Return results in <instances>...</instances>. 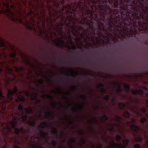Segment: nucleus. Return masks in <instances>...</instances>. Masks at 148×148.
<instances>
[{
  "mask_svg": "<svg viewBox=\"0 0 148 148\" xmlns=\"http://www.w3.org/2000/svg\"><path fill=\"white\" fill-rule=\"evenodd\" d=\"M60 42H57V45L58 46L62 48L64 47V45L65 43L64 41L63 40H59Z\"/></svg>",
  "mask_w": 148,
  "mask_h": 148,
  "instance_id": "nucleus-13",
  "label": "nucleus"
},
{
  "mask_svg": "<svg viewBox=\"0 0 148 148\" xmlns=\"http://www.w3.org/2000/svg\"><path fill=\"white\" fill-rule=\"evenodd\" d=\"M3 72V69L2 68H0V74Z\"/></svg>",
  "mask_w": 148,
  "mask_h": 148,
  "instance_id": "nucleus-63",
  "label": "nucleus"
},
{
  "mask_svg": "<svg viewBox=\"0 0 148 148\" xmlns=\"http://www.w3.org/2000/svg\"><path fill=\"white\" fill-rule=\"evenodd\" d=\"M131 129L132 130L136 132L139 131L140 130V127L135 125H133L131 126Z\"/></svg>",
  "mask_w": 148,
  "mask_h": 148,
  "instance_id": "nucleus-9",
  "label": "nucleus"
},
{
  "mask_svg": "<svg viewBox=\"0 0 148 148\" xmlns=\"http://www.w3.org/2000/svg\"><path fill=\"white\" fill-rule=\"evenodd\" d=\"M25 110L26 113L27 114H31L33 113V110L31 108H26Z\"/></svg>",
  "mask_w": 148,
  "mask_h": 148,
  "instance_id": "nucleus-17",
  "label": "nucleus"
},
{
  "mask_svg": "<svg viewBox=\"0 0 148 148\" xmlns=\"http://www.w3.org/2000/svg\"><path fill=\"white\" fill-rule=\"evenodd\" d=\"M45 95H47V96H48V97L49 98H51V96H49V95H45V94H44V95L43 97H45Z\"/></svg>",
  "mask_w": 148,
  "mask_h": 148,
  "instance_id": "nucleus-62",
  "label": "nucleus"
},
{
  "mask_svg": "<svg viewBox=\"0 0 148 148\" xmlns=\"http://www.w3.org/2000/svg\"><path fill=\"white\" fill-rule=\"evenodd\" d=\"M134 148H140L141 147L139 144H136L134 145Z\"/></svg>",
  "mask_w": 148,
  "mask_h": 148,
  "instance_id": "nucleus-33",
  "label": "nucleus"
},
{
  "mask_svg": "<svg viewBox=\"0 0 148 148\" xmlns=\"http://www.w3.org/2000/svg\"><path fill=\"white\" fill-rule=\"evenodd\" d=\"M56 1L58 0H50ZM127 0H62L60 3L63 5L67 4L68 7L66 9H126L125 8Z\"/></svg>",
  "mask_w": 148,
  "mask_h": 148,
  "instance_id": "nucleus-1",
  "label": "nucleus"
},
{
  "mask_svg": "<svg viewBox=\"0 0 148 148\" xmlns=\"http://www.w3.org/2000/svg\"><path fill=\"white\" fill-rule=\"evenodd\" d=\"M29 3H30L31 1L34 2L36 3H38L40 0H29Z\"/></svg>",
  "mask_w": 148,
  "mask_h": 148,
  "instance_id": "nucleus-40",
  "label": "nucleus"
},
{
  "mask_svg": "<svg viewBox=\"0 0 148 148\" xmlns=\"http://www.w3.org/2000/svg\"><path fill=\"white\" fill-rule=\"evenodd\" d=\"M140 17L142 18L143 19H144L145 17L144 16L143 14L142 13H140Z\"/></svg>",
  "mask_w": 148,
  "mask_h": 148,
  "instance_id": "nucleus-43",
  "label": "nucleus"
},
{
  "mask_svg": "<svg viewBox=\"0 0 148 148\" xmlns=\"http://www.w3.org/2000/svg\"><path fill=\"white\" fill-rule=\"evenodd\" d=\"M25 130L23 128H22L20 129L18 128L16 129L15 133L17 135H18L20 133L23 134Z\"/></svg>",
  "mask_w": 148,
  "mask_h": 148,
  "instance_id": "nucleus-11",
  "label": "nucleus"
},
{
  "mask_svg": "<svg viewBox=\"0 0 148 148\" xmlns=\"http://www.w3.org/2000/svg\"><path fill=\"white\" fill-rule=\"evenodd\" d=\"M28 124L32 126H34L35 125L36 123L34 122H33L32 123H28Z\"/></svg>",
  "mask_w": 148,
  "mask_h": 148,
  "instance_id": "nucleus-35",
  "label": "nucleus"
},
{
  "mask_svg": "<svg viewBox=\"0 0 148 148\" xmlns=\"http://www.w3.org/2000/svg\"><path fill=\"white\" fill-rule=\"evenodd\" d=\"M51 113L49 112H48L47 113L45 114V116L47 118H49L50 115L51 114Z\"/></svg>",
  "mask_w": 148,
  "mask_h": 148,
  "instance_id": "nucleus-38",
  "label": "nucleus"
},
{
  "mask_svg": "<svg viewBox=\"0 0 148 148\" xmlns=\"http://www.w3.org/2000/svg\"><path fill=\"white\" fill-rule=\"evenodd\" d=\"M121 17L123 20L125 21H127L129 23H131L132 21V16L134 15V14H132L130 13V12L127 11L124 14L123 13L121 12Z\"/></svg>",
  "mask_w": 148,
  "mask_h": 148,
  "instance_id": "nucleus-4",
  "label": "nucleus"
},
{
  "mask_svg": "<svg viewBox=\"0 0 148 148\" xmlns=\"http://www.w3.org/2000/svg\"><path fill=\"white\" fill-rule=\"evenodd\" d=\"M132 93L135 95L138 94V90H133L132 91Z\"/></svg>",
  "mask_w": 148,
  "mask_h": 148,
  "instance_id": "nucleus-26",
  "label": "nucleus"
},
{
  "mask_svg": "<svg viewBox=\"0 0 148 148\" xmlns=\"http://www.w3.org/2000/svg\"><path fill=\"white\" fill-rule=\"evenodd\" d=\"M146 103L147 106L148 108V99L147 100Z\"/></svg>",
  "mask_w": 148,
  "mask_h": 148,
  "instance_id": "nucleus-64",
  "label": "nucleus"
},
{
  "mask_svg": "<svg viewBox=\"0 0 148 148\" xmlns=\"http://www.w3.org/2000/svg\"><path fill=\"white\" fill-rule=\"evenodd\" d=\"M20 15V17L21 18L20 19H19L17 17H16L15 18H14H14H12V19L13 21H14L16 20L18 21L21 23H22L23 21L22 20V17L21 16V15Z\"/></svg>",
  "mask_w": 148,
  "mask_h": 148,
  "instance_id": "nucleus-19",
  "label": "nucleus"
},
{
  "mask_svg": "<svg viewBox=\"0 0 148 148\" xmlns=\"http://www.w3.org/2000/svg\"><path fill=\"white\" fill-rule=\"evenodd\" d=\"M52 106L54 108H56L57 107V105L55 103H53Z\"/></svg>",
  "mask_w": 148,
  "mask_h": 148,
  "instance_id": "nucleus-42",
  "label": "nucleus"
},
{
  "mask_svg": "<svg viewBox=\"0 0 148 148\" xmlns=\"http://www.w3.org/2000/svg\"><path fill=\"white\" fill-rule=\"evenodd\" d=\"M146 121L147 119L145 118H143L140 120V122L142 124L144 123Z\"/></svg>",
  "mask_w": 148,
  "mask_h": 148,
  "instance_id": "nucleus-27",
  "label": "nucleus"
},
{
  "mask_svg": "<svg viewBox=\"0 0 148 148\" xmlns=\"http://www.w3.org/2000/svg\"><path fill=\"white\" fill-rule=\"evenodd\" d=\"M26 95L27 96H29L31 95L30 93L28 92H27L26 93Z\"/></svg>",
  "mask_w": 148,
  "mask_h": 148,
  "instance_id": "nucleus-53",
  "label": "nucleus"
},
{
  "mask_svg": "<svg viewBox=\"0 0 148 148\" xmlns=\"http://www.w3.org/2000/svg\"><path fill=\"white\" fill-rule=\"evenodd\" d=\"M32 148H42V147L40 146H37L36 145H35L34 144H32Z\"/></svg>",
  "mask_w": 148,
  "mask_h": 148,
  "instance_id": "nucleus-36",
  "label": "nucleus"
},
{
  "mask_svg": "<svg viewBox=\"0 0 148 148\" xmlns=\"http://www.w3.org/2000/svg\"><path fill=\"white\" fill-rule=\"evenodd\" d=\"M138 94H139L140 95H142L143 93V90L141 89H140L138 90Z\"/></svg>",
  "mask_w": 148,
  "mask_h": 148,
  "instance_id": "nucleus-32",
  "label": "nucleus"
},
{
  "mask_svg": "<svg viewBox=\"0 0 148 148\" xmlns=\"http://www.w3.org/2000/svg\"><path fill=\"white\" fill-rule=\"evenodd\" d=\"M39 83L41 84H44V82L42 80H41L39 81Z\"/></svg>",
  "mask_w": 148,
  "mask_h": 148,
  "instance_id": "nucleus-49",
  "label": "nucleus"
},
{
  "mask_svg": "<svg viewBox=\"0 0 148 148\" xmlns=\"http://www.w3.org/2000/svg\"><path fill=\"white\" fill-rule=\"evenodd\" d=\"M40 134L41 135V139H42V138H46V136L47 135V134L45 132L43 131H41L40 132Z\"/></svg>",
  "mask_w": 148,
  "mask_h": 148,
  "instance_id": "nucleus-15",
  "label": "nucleus"
},
{
  "mask_svg": "<svg viewBox=\"0 0 148 148\" xmlns=\"http://www.w3.org/2000/svg\"><path fill=\"white\" fill-rule=\"evenodd\" d=\"M6 68L9 71V72H8V73H7L6 72H4V73L5 75L6 76L7 73L10 74H12L11 72L12 71V69L9 67L8 66H6ZM6 77H7V76H6Z\"/></svg>",
  "mask_w": 148,
  "mask_h": 148,
  "instance_id": "nucleus-18",
  "label": "nucleus"
},
{
  "mask_svg": "<svg viewBox=\"0 0 148 148\" xmlns=\"http://www.w3.org/2000/svg\"><path fill=\"white\" fill-rule=\"evenodd\" d=\"M14 94L16 95H18V90L16 86H14L13 90L9 89L8 90V94L7 97L4 96L1 89H0V103H6L8 102V100L12 101L13 99V96ZM25 98L22 95L18 96V99L15 100L16 103L19 101H24Z\"/></svg>",
  "mask_w": 148,
  "mask_h": 148,
  "instance_id": "nucleus-2",
  "label": "nucleus"
},
{
  "mask_svg": "<svg viewBox=\"0 0 148 148\" xmlns=\"http://www.w3.org/2000/svg\"><path fill=\"white\" fill-rule=\"evenodd\" d=\"M71 142L72 143H74L76 142V140L73 138L71 140Z\"/></svg>",
  "mask_w": 148,
  "mask_h": 148,
  "instance_id": "nucleus-52",
  "label": "nucleus"
},
{
  "mask_svg": "<svg viewBox=\"0 0 148 148\" xmlns=\"http://www.w3.org/2000/svg\"><path fill=\"white\" fill-rule=\"evenodd\" d=\"M123 144H126V145H127L129 143V141L128 140H126L123 142Z\"/></svg>",
  "mask_w": 148,
  "mask_h": 148,
  "instance_id": "nucleus-41",
  "label": "nucleus"
},
{
  "mask_svg": "<svg viewBox=\"0 0 148 148\" xmlns=\"http://www.w3.org/2000/svg\"><path fill=\"white\" fill-rule=\"evenodd\" d=\"M17 122L16 121H12L11 122L10 124L12 127L14 129L15 132L16 131V129L18 128H16V125Z\"/></svg>",
  "mask_w": 148,
  "mask_h": 148,
  "instance_id": "nucleus-12",
  "label": "nucleus"
},
{
  "mask_svg": "<svg viewBox=\"0 0 148 148\" xmlns=\"http://www.w3.org/2000/svg\"><path fill=\"white\" fill-rule=\"evenodd\" d=\"M143 89L144 90H146L147 91H148V88L146 86H144L143 87Z\"/></svg>",
  "mask_w": 148,
  "mask_h": 148,
  "instance_id": "nucleus-55",
  "label": "nucleus"
},
{
  "mask_svg": "<svg viewBox=\"0 0 148 148\" xmlns=\"http://www.w3.org/2000/svg\"><path fill=\"white\" fill-rule=\"evenodd\" d=\"M53 133L56 135V137L57 138H58V136L57 135L58 134V132L57 130L55 128L53 129Z\"/></svg>",
  "mask_w": 148,
  "mask_h": 148,
  "instance_id": "nucleus-31",
  "label": "nucleus"
},
{
  "mask_svg": "<svg viewBox=\"0 0 148 148\" xmlns=\"http://www.w3.org/2000/svg\"><path fill=\"white\" fill-rule=\"evenodd\" d=\"M12 10H0V14H1L3 13H6L7 14H10L12 16H14V13L12 11Z\"/></svg>",
  "mask_w": 148,
  "mask_h": 148,
  "instance_id": "nucleus-7",
  "label": "nucleus"
},
{
  "mask_svg": "<svg viewBox=\"0 0 148 148\" xmlns=\"http://www.w3.org/2000/svg\"><path fill=\"white\" fill-rule=\"evenodd\" d=\"M110 98V96L108 95H107L106 96L105 99L107 101H108Z\"/></svg>",
  "mask_w": 148,
  "mask_h": 148,
  "instance_id": "nucleus-39",
  "label": "nucleus"
},
{
  "mask_svg": "<svg viewBox=\"0 0 148 148\" xmlns=\"http://www.w3.org/2000/svg\"><path fill=\"white\" fill-rule=\"evenodd\" d=\"M5 129L7 130L9 133L12 132V129L8 123L4 122H0V131L3 132Z\"/></svg>",
  "mask_w": 148,
  "mask_h": 148,
  "instance_id": "nucleus-5",
  "label": "nucleus"
},
{
  "mask_svg": "<svg viewBox=\"0 0 148 148\" xmlns=\"http://www.w3.org/2000/svg\"><path fill=\"white\" fill-rule=\"evenodd\" d=\"M108 25H109L110 28H111L113 26L112 24H111L110 23H109Z\"/></svg>",
  "mask_w": 148,
  "mask_h": 148,
  "instance_id": "nucleus-57",
  "label": "nucleus"
},
{
  "mask_svg": "<svg viewBox=\"0 0 148 148\" xmlns=\"http://www.w3.org/2000/svg\"><path fill=\"white\" fill-rule=\"evenodd\" d=\"M103 118L105 120H107L108 119V117L106 115L103 116Z\"/></svg>",
  "mask_w": 148,
  "mask_h": 148,
  "instance_id": "nucleus-45",
  "label": "nucleus"
},
{
  "mask_svg": "<svg viewBox=\"0 0 148 148\" xmlns=\"http://www.w3.org/2000/svg\"><path fill=\"white\" fill-rule=\"evenodd\" d=\"M98 35L100 36H102V35H103V34L102 33V32H99L98 33Z\"/></svg>",
  "mask_w": 148,
  "mask_h": 148,
  "instance_id": "nucleus-51",
  "label": "nucleus"
},
{
  "mask_svg": "<svg viewBox=\"0 0 148 148\" xmlns=\"http://www.w3.org/2000/svg\"><path fill=\"white\" fill-rule=\"evenodd\" d=\"M51 144L52 145L55 147H56L58 145L57 142L54 140L53 141Z\"/></svg>",
  "mask_w": 148,
  "mask_h": 148,
  "instance_id": "nucleus-25",
  "label": "nucleus"
},
{
  "mask_svg": "<svg viewBox=\"0 0 148 148\" xmlns=\"http://www.w3.org/2000/svg\"><path fill=\"white\" fill-rule=\"evenodd\" d=\"M18 109L19 110L21 111V112L20 113L18 112L16 113V114L18 115H21L23 114V106L21 105H20L18 107Z\"/></svg>",
  "mask_w": 148,
  "mask_h": 148,
  "instance_id": "nucleus-10",
  "label": "nucleus"
},
{
  "mask_svg": "<svg viewBox=\"0 0 148 148\" xmlns=\"http://www.w3.org/2000/svg\"><path fill=\"white\" fill-rule=\"evenodd\" d=\"M126 105L124 103H121L120 106V109L121 110H123L125 108Z\"/></svg>",
  "mask_w": 148,
  "mask_h": 148,
  "instance_id": "nucleus-23",
  "label": "nucleus"
},
{
  "mask_svg": "<svg viewBox=\"0 0 148 148\" xmlns=\"http://www.w3.org/2000/svg\"><path fill=\"white\" fill-rule=\"evenodd\" d=\"M124 86L125 88L127 89V91H129L130 88V87L129 85L127 84H124Z\"/></svg>",
  "mask_w": 148,
  "mask_h": 148,
  "instance_id": "nucleus-24",
  "label": "nucleus"
},
{
  "mask_svg": "<svg viewBox=\"0 0 148 148\" xmlns=\"http://www.w3.org/2000/svg\"><path fill=\"white\" fill-rule=\"evenodd\" d=\"M5 46L4 43L3 41H1L0 42V47H5Z\"/></svg>",
  "mask_w": 148,
  "mask_h": 148,
  "instance_id": "nucleus-34",
  "label": "nucleus"
},
{
  "mask_svg": "<svg viewBox=\"0 0 148 148\" xmlns=\"http://www.w3.org/2000/svg\"><path fill=\"white\" fill-rule=\"evenodd\" d=\"M37 14L38 15V19L40 20H41V18H40V16H39V13L38 12H37Z\"/></svg>",
  "mask_w": 148,
  "mask_h": 148,
  "instance_id": "nucleus-58",
  "label": "nucleus"
},
{
  "mask_svg": "<svg viewBox=\"0 0 148 148\" xmlns=\"http://www.w3.org/2000/svg\"><path fill=\"white\" fill-rule=\"evenodd\" d=\"M10 56L12 58H15L16 56V54L15 53H12L10 55Z\"/></svg>",
  "mask_w": 148,
  "mask_h": 148,
  "instance_id": "nucleus-29",
  "label": "nucleus"
},
{
  "mask_svg": "<svg viewBox=\"0 0 148 148\" xmlns=\"http://www.w3.org/2000/svg\"><path fill=\"white\" fill-rule=\"evenodd\" d=\"M125 8L128 9H148V0H127Z\"/></svg>",
  "mask_w": 148,
  "mask_h": 148,
  "instance_id": "nucleus-3",
  "label": "nucleus"
},
{
  "mask_svg": "<svg viewBox=\"0 0 148 148\" xmlns=\"http://www.w3.org/2000/svg\"><path fill=\"white\" fill-rule=\"evenodd\" d=\"M68 102L69 103V105L70 106H71V105H74V103L73 102H72L71 103H69V102Z\"/></svg>",
  "mask_w": 148,
  "mask_h": 148,
  "instance_id": "nucleus-56",
  "label": "nucleus"
},
{
  "mask_svg": "<svg viewBox=\"0 0 148 148\" xmlns=\"http://www.w3.org/2000/svg\"><path fill=\"white\" fill-rule=\"evenodd\" d=\"M41 127L42 128H49L50 127H49L47 124V123L45 122H43L41 125Z\"/></svg>",
  "mask_w": 148,
  "mask_h": 148,
  "instance_id": "nucleus-16",
  "label": "nucleus"
},
{
  "mask_svg": "<svg viewBox=\"0 0 148 148\" xmlns=\"http://www.w3.org/2000/svg\"><path fill=\"white\" fill-rule=\"evenodd\" d=\"M27 119V116L26 115L23 116L21 118L22 121L24 122H26Z\"/></svg>",
  "mask_w": 148,
  "mask_h": 148,
  "instance_id": "nucleus-21",
  "label": "nucleus"
},
{
  "mask_svg": "<svg viewBox=\"0 0 148 148\" xmlns=\"http://www.w3.org/2000/svg\"><path fill=\"white\" fill-rule=\"evenodd\" d=\"M35 97H34L33 95H32V100H37L38 101V103H40V101L38 100L37 99V98L38 96V94L36 92H35Z\"/></svg>",
  "mask_w": 148,
  "mask_h": 148,
  "instance_id": "nucleus-14",
  "label": "nucleus"
},
{
  "mask_svg": "<svg viewBox=\"0 0 148 148\" xmlns=\"http://www.w3.org/2000/svg\"><path fill=\"white\" fill-rule=\"evenodd\" d=\"M121 138H122V137L121 136L117 135L116 136V140L118 141H119V140H121Z\"/></svg>",
  "mask_w": 148,
  "mask_h": 148,
  "instance_id": "nucleus-30",
  "label": "nucleus"
},
{
  "mask_svg": "<svg viewBox=\"0 0 148 148\" xmlns=\"http://www.w3.org/2000/svg\"><path fill=\"white\" fill-rule=\"evenodd\" d=\"M104 87V84L101 83H100L97 85V87L101 88L100 90L101 92H105L106 91V90L103 88Z\"/></svg>",
  "mask_w": 148,
  "mask_h": 148,
  "instance_id": "nucleus-8",
  "label": "nucleus"
},
{
  "mask_svg": "<svg viewBox=\"0 0 148 148\" xmlns=\"http://www.w3.org/2000/svg\"><path fill=\"white\" fill-rule=\"evenodd\" d=\"M124 116L126 118H128L130 116V114L128 111H126L124 113Z\"/></svg>",
  "mask_w": 148,
  "mask_h": 148,
  "instance_id": "nucleus-22",
  "label": "nucleus"
},
{
  "mask_svg": "<svg viewBox=\"0 0 148 148\" xmlns=\"http://www.w3.org/2000/svg\"><path fill=\"white\" fill-rule=\"evenodd\" d=\"M141 111L144 113H147V110L144 108L141 109Z\"/></svg>",
  "mask_w": 148,
  "mask_h": 148,
  "instance_id": "nucleus-37",
  "label": "nucleus"
},
{
  "mask_svg": "<svg viewBox=\"0 0 148 148\" xmlns=\"http://www.w3.org/2000/svg\"><path fill=\"white\" fill-rule=\"evenodd\" d=\"M24 70V69L22 67H21L20 69H19L18 68H16V72H18V71H23Z\"/></svg>",
  "mask_w": 148,
  "mask_h": 148,
  "instance_id": "nucleus-28",
  "label": "nucleus"
},
{
  "mask_svg": "<svg viewBox=\"0 0 148 148\" xmlns=\"http://www.w3.org/2000/svg\"><path fill=\"white\" fill-rule=\"evenodd\" d=\"M14 148H21L20 147L16 145H14Z\"/></svg>",
  "mask_w": 148,
  "mask_h": 148,
  "instance_id": "nucleus-59",
  "label": "nucleus"
},
{
  "mask_svg": "<svg viewBox=\"0 0 148 148\" xmlns=\"http://www.w3.org/2000/svg\"><path fill=\"white\" fill-rule=\"evenodd\" d=\"M77 48V47L74 45H73L72 47V49L74 50H75Z\"/></svg>",
  "mask_w": 148,
  "mask_h": 148,
  "instance_id": "nucleus-47",
  "label": "nucleus"
},
{
  "mask_svg": "<svg viewBox=\"0 0 148 148\" xmlns=\"http://www.w3.org/2000/svg\"><path fill=\"white\" fill-rule=\"evenodd\" d=\"M82 97L84 100H86L87 99V97L85 95H83L82 96Z\"/></svg>",
  "mask_w": 148,
  "mask_h": 148,
  "instance_id": "nucleus-46",
  "label": "nucleus"
},
{
  "mask_svg": "<svg viewBox=\"0 0 148 148\" xmlns=\"http://www.w3.org/2000/svg\"><path fill=\"white\" fill-rule=\"evenodd\" d=\"M14 16H12V15H11V14H7V16H8V17H10V18H11V17H10V16H11L12 17H14L15 16V14H14Z\"/></svg>",
  "mask_w": 148,
  "mask_h": 148,
  "instance_id": "nucleus-48",
  "label": "nucleus"
},
{
  "mask_svg": "<svg viewBox=\"0 0 148 148\" xmlns=\"http://www.w3.org/2000/svg\"><path fill=\"white\" fill-rule=\"evenodd\" d=\"M113 83L115 85L117 84L118 85V88L117 89V92H121L122 91V89L121 88V85L117 83Z\"/></svg>",
  "mask_w": 148,
  "mask_h": 148,
  "instance_id": "nucleus-20",
  "label": "nucleus"
},
{
  "mask_svg": "<svg viewBox=\"0 0 148 148\" xmlns=\"http://www.w3.org/2000/svg\"><path fill=\"white\" fill-rule=\"evenodd\" d=\"M72 111L74 113H75L76 112V109H72Z\"/></svg>",
  "mask_w": 148,
  "mask_h": 148,
  "instance_id": "nucleus-61",
  "label": "nucleus"
},
{
  "mask_svg": "<svg viewBox=\"0 0 148 148\" xmlns=\"http://www.w3.org/2000/svg\"><path fill=\"white\" fill-rule=\"evenodd\" d=\"M97 148H102V145L100 143H99V145L97 147Z\"/></svg>",
  "mask_w": 148,
  "mask_h": 148,
  "instance_id": "nucleus-44",
  "label": "nucleus"
},
{
  "mask_svg": "<svg viewBox=\"0 0 148 148\" xmlns=\"http://www.w3.org/2000/svg\"><path fill=\"white\" fill-rule=\"evenodd\" d=\"M138 141L141 142L142 140V138L140 137H138Z\"/></svg>",
  "mask_w": 148,
  "mask_h": 148,
  "instance_id": "nucleus-50",
  "label": "nucleus"
},
{
  "mask_svg": "<svg viewBox=\"0 0 148 148\" xmlns=\"http://www.w3.org/2000/svg\"><path fill=\"white\" fill-rule=\"evenodd\" d=\"M36 75L37 77H40V74L38 73H36Z\"/></svg>",
  "mask_w": 148,
  "mask_h": 148,
  "instance_id": "nucleus-60",
  "label": "nucleus"
},
{
  "mask_svg": "<svg viewBox=\"0 0 148 148\" xmlns=\"http://www.w3.org/2000/svg\"><path fill=\"white\" fill-rule=\"evenodd\" d=\"M112 144L113 147L114 148H125V146L121 144H117L115 142L113 141L112 143Z\"/></svg>",
  "mask_w": 148,
  "mask_h": 148,
  "instance_id": "nucleus-6",
  "label": "nucleus"
},
{
  "mask_svg": "<svg viewBox=\"0 0 148 148\" xmlns=\"http://www.w3.org/2000/svg\"><path fill=\"white\" fill-rule=\"evenodd\" d=\"M39 138V137H35L34 136H32L31 137V139L33 138Z\"/></svg>",
  "mask_w": 148,
  "mask_h": 148,
  "instance_id": "nucleus-54",
  "label": "nucleus"
}]
</instances>
